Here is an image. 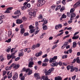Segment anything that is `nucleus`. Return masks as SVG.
<instances>
[{
    "label": "nucleus",
    "mask_w": 80,
    "mask_h": 80,
    "mask_svg": "<svg viewBox=\"0 0 80 80\" xmlns=\"http://www.w3.org/2000/svg\"><path fill=\"white\" fill-rule=\"evenodd\" d=\"M58 58L57 56H54L53 58L50 59L49 62L52 63L50 64L51 67H57L58 66V62H56V60Z\"/></svg>",
    "instance_id": "obj_1"
},
{
    "label": "nucleus",
    "mask_w": 80,
    "mask_h": 80,
    "mask_svg": "<svg viewBox=\"0 0 80 80\" xmlns=\"http://www.w3.org/2000/svg\"><path fill=\"white\" fill-rule=\"evenodd\" d=\"M67 69L68 70H69L70 69H71L70 72H73L74 70H75L76 72H77L78 70V68H73V64H71V65H68L67 67Z\"/></svg>",
    "instance_id": "obj_2"
},
{
    "label": "nucleus",
    "mask_w": 80,
    "mask_h": 80,
    "mask_svg": "<svg viewBox=\"0 0 80 80\" xmlns=\"http://www.w3.org/2000/svg\"><path fill=\"white\" fill-rule=\"evenodd\" d=\"M45 3V1L44 0H37V4L38 7H41Z\"/></svg>",
    "instance_id": "obj_3"
},
{
    "label": "nucleus",
    "mask_w": 80,
    "mask_h": 80,
    "mask_svg": "<svg viewBox=\"0 0 80 80\" xmlns=\"http://www.w3.org/2000/svg\"><path fill=\"white\" fill-rule=\"evenodd\" d=\"M17 51H16L15 52L11 53V55L10 54L8 55L7 58L8 60H10V58H12V59L15 58H16V56H14V55L15 54V53H17Z\"/></svg>",
    "instance_id": "obj_4"
},
{
    "label": "nucleus",
    "mask_w": 80,
    "mask_h": 80,
    "mask_svg": "<svg viewBox=\"0 0 80 80\" xmlns=\"http://www.w3.org/2000/svg\"><path fill=\"white\" fill-rule=\"evenodd\" d=\"M76 62L78 63H79V64H80V59H79V57H77L76 59L75 58L73 61H72V63H75V62Z\"/></svg>",
    "instance_id": "obj_5"
},
{
    "label": "nucleus",
    "mask_w": 80,
    "mask_h": 80,
    "mask_svg": "<svg viewBox=\"0 0 80 80\" xmlns=\"http://www.w3.org/2000/svg\"><path fill=\"white\" fill-rule=\"evenodd\" d=\"M76 16V14H75V13L74 12H72L71 15V18L70 19L71 20H73V19H74L73 18L75 17Z\"/></svg>",
    "instance_id": "obj_6"
},
{
    "label": "nucleus",
    "mask_w": 80,
    "mask_h": 80,
    "mask_svg": "<svg viewBox=\"0 0 80 80\" xmlns=\"http://www.w3.org/2000/svg\"><path fill=\"white\" fill-rule=\"evenodd\" d=\"M18 74L16 72L15 73L14 76L13 77L12 79L14 80H17V79L18 78Z\"/></svg>",
    "instance_id": "obj_7"
},
{
    "label": "nucleus",
    "mask_w": 80,
    "mask_h": 80,
    "mask_svg": "<svg viewBox=\"0 0 80 80\" xmlns=\"http://www.w3.org/2000/svg\"><path fill=\"white\" fill-rule=\"evenodd\" d=\"M34 65V63L33 62H29V64L28 65V67L29 68H32L33 67V65Z\"/></svg>",
    "instance_id": "obj_8"
},
{
    "label": "nucleus",
    "mask_w": 80,
    "mask_h": 80,
    "mask_svg": "<svg viewBox=\"0 0 80 80\" xmlns=\"http://www.w3.org/2000/svg\"><path fill=\"white\" fill-rule=\"evenodd\" d=\"M15 15H21V13L20 10H18L16 11L14 13Z\"/></svg>",
    "instance_id": "obj_9"
},
{
    "label": "nucleus",
    "mask_w": 80,
    "mask_h": 80,
    "mask_svg": "<svg viewBox=\"0 0 80 80\" xmlns=\"http://www.w3.org/2000/svg\"><path fill=\"white\" fill-rule=\"evenodd\" d=\"M34 77L36 78H37V79H39L40 78V74L38 73H36L34 74Z\"/></svg>",
    "instance_id": "obj_10"
},
{
    "label": "nucleus",
    "mask_w": 80,
    "mask_h": 80,
    "mask_svg": "<svg viewBox=\"0 0 80 80\" xmlns=\"http://www.w3.org/2000/svg\"><path fill=\"white\" fill-rule=\"evenodd\" d=\"M42 22H44L43 23V25L47 24L48 23L47 21L46 20V19L43 18L41 21Z\"/></svg>",
    "instance_id": "obj_11"
},
{
    "label": "nucleus",
    "mask_w": 80,
    "mask_h": 80,
    "mask_svg": "<svg viewBox=\"0 0 80 80\" xmlns=\"http://www.w3.org/2000/svg\"><path fill=\"white\" fill-rule=\"evenodd\" d=\"M42 55V52L40 51L38 53L36 54V56L37 57H39V56H40Z\"/></svg>",
    "instance_id": "obj_12"
},
{
    "label": "nucleus",
    "mask_w": 80,
    "mask_h": 80,
    "mask_svg": "<svg viewBox=\"0 0 80 80\" xmlns=\"http://www.w3.org/2000/svg\"><path fill=\"white\" fill-rule=\"evenodd\" d=\"M55 80H62V78L61 76H58L55 77L54 78Z\"/></svg>",
    "instance_id": "obj_13"
},
{
    "label": "nucleus",
    "mask_w": 80,
    "mask_h": 80,
    "mask_svg": "<svg viewBox=\"0 0 80 80\" xmlns=\"http://www.w3.org/2000/svg\"><path fill=\"white\" fill-rule=\"evenodd\" d=\"M22 22V20L20 19H18L16 21V23H18V24H21Z\"/></svg>",
    "instance_id": "obj_14"
},
{
    "label": "nucleus",
    "mask_w": 80,
    "mask_h": 80,
    "mask_svg": "<svg viewBox=\"0 0 80 80\" xmlns=\"http://www.w3.org/2000/svg\"><path fill=\"white\" fill-rule=\"evenodd\" d=\"M42 78L43 80H50L48 79V76H46V77L43 76L42 77Z\"/></svg>",
    "instance_id": "obj_15"
},
{
    "label": "nucleus",
    "mask_w": 80,
    "mask_h": 80,
    "mask_svg": "<svg viewBox=\"0 0 80 80\" xmlns=\"http://www.w3.org/2000/svg\"><path fill=\"white\" fill-rule=\"evenodd\" d=\"M30 15H31V16H35V14H36V12H30Z\"/></svg>",
    "instance_id": "obj_16"
},
{
    "label": "nucleus",
    "mask_w": 80,
    "mask_h": 80,
    "mask_svg": "<svg viewBox=\"0 0 80 80\" xmlns=\"http://www.w3.org/2000/svg\"><path fill=\"white\" fill-rule=\"evenodd\" d=\"M78 38H79V36L78 35L76 36H74L72 38V39H73V40H75V39H78Z\"/></svg>",
    "instance_id": "obj_17"
},
{
    "label": "nucleus",
    "mask_w": 80,
    "mask_h": 80,
    "mask_svg": "<svg viewBox=\"0 0 80 80\" xmlns=\"http://www.w3.org/2000/svg\"><path fill=\"white\" fill-rule=\"evenodd\" d=\"M16 64L15 63H13L12 64L11 66H10V68H12V67H13L14 68H15V67L16 66Z\"/></svg>",
    "instance_id": "obj_18"
},
{
    "label": "nucleus",
    "mask_w": 80,
    "mask_h": 80,
    "mask_svg": "<svg viewBox=\"0 0 80 80\" xmlns=\"http://www.w3.org/2000/svg\"><path fill=\"white\" fill-rule=\"evenodd\" d=\"M67 57H68V55H63L62 56V59H65L67 58Z\"/></svg>",
    "instance_id": "obj_19"
},
{
    "label": "nucleus",
    "mask_w": 80,
    "mask_h": 80,
    "mask_svg": "<svg viewBox=\"0 0 80 80\" xmlns=\"http://www.w3.org/2000/svg\"><path fill=\"white\" fill-rule=\"evenodd\" d=\"M24 54V53L23 52H19V57H21V56H23V55Z\"/></svg>",
    "instance_id": "obj_20"
},
{
    "label": "nucleus",
    "mask_w": 80,
    "mask_h": 80,
    "mask_svg": "<svg viewBox=\"0 0 80 80\" xmlns=\"http://www.w3.org/2000/svg\"><path fill=\"white\" fill-rule=\"evenodd\" d=\"M25 29L23 28L21 29V33L22 35H23V33H24V32H25Z\"/></svg>",
    "instance_id": "obj_21"
},
{
    "label": "nucleus",
    "mask_w": 80,
    "mask_h": 80,
    "mask_svg": "<svg viewBox=\"0 0 80 80\" xmlns=\"http://www.w3.org/2000/svg\"><path fill=\"white\" fill-rule=\"evenodd\" d=\"M51 73V72H50V70H48L47 71V72H46L45 75H49Z\"/></svg>",
    "instance_id": "obj_22"
},
{
    "label": "nucleus",
    "mask_w": 80,
    "mask_h": 80,
    "mask_svg": "<svg viewBox=\"0 0 80 80\" xmlns=\"http://www.w3.org/2000/svg\"><path fill=\"white\" fill-rule=\"evenodd\" d=\"M79 3L77 2L76 3H75V4L74 5V8H77V7H78L79 6V5H78Z\"/></svg>",
    "instance_id": "obj_23"
},
{
    "label": "nucleus",
    "mask_w": 80,
    "mask_h": 80,
    "mask_svg": "<svg viewBox=\"0 0 80 80\" xmlns=\"http://www.w3.org/2000/svg\"><path fill=\"white\" fill-rule=\"evenodd\" d=\"M76 47H77V43H76V42H74L73 43V47L75 48Z\"/></svg>",
    "instance_id": "obj_24"
},
{
    "label": "nucleus",
    "mask_w": 80,
    "mask_h": 80,
    "mask_svg": "<svg viewBox=\"0 0 80 80\" xmlns=\"http://www.w3.org/2000/svg\"><path fill=\"white\" fill-rule=\"evenodd\" d=\"M38 19H39V20H40V19H42L43 18V16L42 15V14H40L39 16V17H38Z\"/></svg>",
    "instance_id": "obj_25"
},
{
    "label": "nucleus",
    "mask_w": 80,
    "mask_h": 80,
    "mask_svg": "<svg viewBox=\"0 0 80 80\" xmlns=\"http://www.w3.org/2000/svg\"><path fill=\"white\" fill-rule=\"evenodd\" d=\"M48 28V27H47V25H45L44 26H43V29L44 30H47Z\"/></svg>",
    "instance_id": "obj_26"
},
{
    "label": "nucleus",
    "mask_w": 80,
    "mask_h": 80,
    "mask_svg": "<svg viewBox=\"0 0 80 80\" xmlns=\"http://www.w3.org/2000/svg\"><path fill=\"white\" fill-rule=\"evenodd\" d=\"M19 67H20V65L17 64V65H16V66L14 68L15 69H17V68H18Z\"/></svg>",
    "instance_id": "obj_27"
},
{
    "label": "nucleus",
    "mask_w": 80,
    "mask_h": 80,
    "mask_svg": "<svg viewBox=\"0 0 80 80\" xmlns=\"http://www.w3.org/2000/svg\"><path fill=\"white\" fill-rule=\"evenodd\" d=\"M12 72H11L10 74L8 75V78H12Z\"/></svg>",
    "instance_id": "obj_28"
},
{
    "label": "nucleus",
    "mask_w": 80,
    "mask_h": 80,
    "mask_svg": "<svg viewBox=\"0 0 80 80\" xmlns=\"http://www.w3.org/2000/svg\"><path fill=\"white\" fill-rule=\"evenodd\" d=\"M61 8V5H60L58 6L55 9L56 11H57V10H58V9H60Z\"/></svg>",
    "instance_id": "obj_29"
},
{
    "label": "nucleus",
    "mask_w": 80,
    "mask_h": 80,
    "mask_svg": "<svg viewBox=\"0 0 80 80\" xmlns=\"http://www.w3.org/2000/svg\"><path fill=\"white\" fill-rule=\"evenodd\" d=\"M45 34H46V33L45 32L42 33V35L40 36V38H43V36Z\"/></svg>",
    "instance_id": "obj_30"
},
{
    "label": "nucleus",
    "mask_w": 80,
    "mask_h": 80,
    "mask_svg": "<svg viewBox=\"0 0 80 80\" xmlns=\"http://www.w3.org/2000/svg\"><path fill=\"white\" fill-rule=\"evenodd\" d=\"M63 32H62L57 34L56 37H59V36H60V35H63Z\"/></svg>",
    "instance_id": "obj_31"
},
{
    "label": "nucleus",
    "mask_w": 80,
    "mask_h": 80,
    "mask_svg": "<svg viewBox=\"0 0 80 80\" xmlns=\"http://www.w3.org/2000/svg\"><path fill=\"white\" fill-rule=\"evenodd\" d=\"M4 13H10V11L8 10V9H7V10H6L5 12H4Z\"/></svg>",
    "instance_id": "obj_32"
},
{
    "label": "nucleus",
    "mask_w": 80,
    "mask_h": 80,
    "mask_svg": "<svg viewBox=\"0 0 80 80\" xmlns=\"http://www.w3.org/2000/svg\"><path fill=\"white\" fill-rule=\"evenodd\" d=\"M32 73V70H30L28 72V75H30Z\"/></svg>",
    "instance_id": "obj_33"
},
{
    "label": "nucleus",
    "mask_w": 80,
    "mask_h": 80,
    "mask_svg": "<svg viewBox=\"0 0 80 80\" xmlns=\"http://www.w3.org/2000/svg\"><path fill=\"white\" fill-rule=\"evenodd\" d=\"M48 61H49V60H48V59L46 58H45L44 60L43 61V62H48Z\"/></svg>",
    "instance_id": "obj_34"
},
{
    "label": "nucleus",
    "mask_w": 80,
    "mask_h": 80,
    "mask_svg": "<svg viewBox=\"0 0 80 80\" xmlns=\"http://www.w3.org/2000/svg\"><path fill=\"white\" fill-rule=\"evenodd\" d=\"M26 8L27 6H24L22 7L21 8L22 10H24Z\"/></svg>",
    "instance_id": "obj_35"
},
{
    "label": "nucleus",
    "mask_w": 80,
    "mask_h": 80,
    "mask_svg": "<svg viewBox=\"0 0 80 80\" xmlns=\"http://www.w3.org/2000/svg\"><path fill=\"white\" fill-rule=\"evenodd\" d=\"M10 49H11V47H9L6 50V52H10Z\"/></svg>",
    "instance_id": "obj_36"
},
{
    "label": "nucleus",
    "mask_w": 80,
    "mask_h": 80,
    "mask_svg": "<svg viewBox=\"0 0 80 80\" xmlns=\"http://www.w3.org/2000/svg\"><path fill=\"white\" fill-rule=\"evenodd\" d=\"M62 18H67V16L65 15V14H63L62 16Z\"/></svg>",
    "instance_id": "obj_37"
},
{
    "label": "nucleus",
    "mask_w": 80,
    "mask_h": 80,
    "mask_svg": "<svg viewBox=\"0 0 80 80\" xmlns=\"http://www.w3.org/2000/svg\"><path fill=\"white\" fill-rule=\"evenodd\" d=\"M5 42L7 43H10L11 42V39H8V40L5 41Z\"/></svg>",
    "instance_id": "obj_38"
},
{
    "label": "nucleus",
    "mask_w": 80,
    "mask_h": 80,
    "mask_svg": "<svg viewBox=\"0 0 80 80\" xmlns=\"http://www.w3.org/2000/svg\"><path fill=\"white\" fill-rule=\"evenodd\" d=\"M49 70V71L50 72H53V70H54V68H51Z\"/></svg>",
    "instance_id": "obj_39"
},
{
    "label": "nucleus",
    "mask_w": 80,
    "mask_h": 80,
    "mask_svg": "<svg viewBox=\"0 0 80 80\" xmlns=\"http://www.w3.org/2000/svg\"><path fill=\"white\" fill-rule=\"evenodd\" d=\"M7 73V72L5 71H3L2 72V75L3 76H4V75H5Z\"/></svg>",
    "instance_id": "obj_40"
},
{
    "label": "nucleus",
    "mask_w": 80,
    "mask_h": 80,
    "mask_svg": "<svg viewBox=\"0 0 80 80\" xmlns=\"http://www.w3.org/2000/svg\"><path fill=\"white\" fill-rule=\"evenodd\" d=\"M75 11V8H72L70 10V12L72 13V12H73Z\"/></svg>",
    "instance_id": "obj_41"
},
{
    "label": "nucleus",
    "mask_w": 80,
    "mask_h": 80,
    "mask_svg": "<svg viewBox=\"0 0 80 80\" xmlns=\"http://www.w3.org/2000/svg\"><path fill=\"white\" fill-rule=\"evenodd\" d=\"M29 29H32V28H34V27L32 25H31L30 26H29Z\"/></svg>",
    "instance_id": "obj_42"
},
{
    "label": "nucleus",
    "mask_w": 80,
    "mask_h": 80,
    "mask_svg": "<svg viewBox=\"0 0 80 80\" xmlns=\"http://www.w3.org/2000/svg\"><path fill=\"white\" fill-rule=\"evenodd\" d=\"M10 69H11V68H10V66L9 67H7L5 68V70H10Z\"/></svg>",
    "instance_id": "obj_43"
},
{
    "label": "nucleus",
    "mask_w": 80,
    "mask_h": 80,
    "mask_svg": "<svg viewBox=\"0 0 80 80\" xmlns=\"http://www.w3.org/2000/svg\"><path fill=\"white\" fill-rule=\"evenodd\" d=\"M12 17L13 18H17L19 17V16L18 15H17L16 16H12Z\"/></svg>",
    "instance_id": "obj_44"
},
{
    "label": "nucleus",
    "mask_w": 80,
    "mask_h": 80,
    "mask_svg": "<svg viewBox=\"0 0 80 80\" xmlns=\"http://www.w3.org/2000/svg\"><path fill=\"white\" fill-rule=\"evenodd\" d=\"M30 33H33L34 32V29H31L30 31Z\"/></svg>",
    "instance_id": "obj_45"
},
{
    "label": "nucleus",
    "mask_w": 80,
    "mask_h": 80,
    "mask_svg": "<svg viewBox=\"0 0 80 80\" xmlns=\"http://www.w3.org/2000/svg\"><path fill=\"white\" fill-rule=\"evenodd\" d=\"M4 18H5V16L3 15L0 16V19L2 20V19H4Z\"/></svg>",
    "instance_id": "obj_46"
},
{
    "label": "nucleus",
    "mask_w": 80,
    "mask_h": 80,
    "mask_svg": "<svg viewBox=\"0 0 80 80\" xmlns=\"http://www.w3.org/2000/svg\"><path fill=\"white\" fill-rule=\"evenodd\" d=\"M62 62H59L58 63V65H59L60 66H62Z\"/></svg>",
    "instance_id": "obj_47"
},
{
    "label": "nucleus",
    "mask_w": 80,
    "mask_h": 80,
    "mask_svg": "<svg viewBox=\"0 0 80 80\" xmlns=\"http://www.w3.org/2000/svg\"><path fill=\"white\" fill-rule=\"evenodd\" d=\"M11 35H12V32L11 31L8 32V36L9 37L11 36Z\"/></svg>",
    "instance_id": "obj_48"
},
{
    "label": "nucleus",
    "mask_w": 80,
    "mask_h": 80,
    "mask_svg": "<svg viewBox=\"0 0 80 80\" xmlns=\"http://www.w3.org/2000/svg\"><path fill=\"white\" fill-rule=\"evenodd\" d=\"M20 58L19 57L17 58H15V61L17 62V61H18V60H19V59Z\"/></svg>",
    "instance_id": "obj_49"
},
{
    "label": "nucleus",
    "mask_w": 80,
    "mask_h": 80,
    "mask_svg": "<svg viewBox=\"0 0 80 80\" xmlns=\"http://www.w3.org/2000/svg\"><path fill=\"white\" fill-rule=\"evenodd\" d=\"M58 27L59 28H62V25L60 24H58Z\"/></svg>",
    "instance_id": "obj_50"
},
{
    "label": "nucleus",
    "mask_w": 80,
    "mask_h": 80,
    "mask_svg": "<svg viewBox=\"0 0 80 80\" xmlns=\"http://www.w3.org/2000/svg\"><path fill=\"white\" fill-rule=\"evenodd\" d=\"M76 76L75 75L73 77H72V78L73 80H75V78H76Z\"/></svg>",
    "instance_id": "obj_51"
},
{
    "label": "nucleus",
    "mask_w": 80,
    "mask_h": 80,
    "mask_svg": "<svg viewBox=\"0 0 80 80\" xmlns=\"http://www.w3.org/2000/svg\"><path fill=\"white\" fill-rule=\"evenodd\" d=\"M22 19L24 21H26L27 20V19L25 16L22 17Z\"/></svg>",
    "instance_id": "obj_52"
},
{
    "label": "nucleus",
    "mask_w": 80,
    "mask_h": 80,
    "mask_svg": "<svg viewBox=\"0 0 80 80\" xmlns=\"http://www.w3.org/2000/svg\"><path fill=\"white\" fill-rule=\"evenodd\" d=\"M30 70V69L29 68L26 69V73H27V72H29V71Z\"/></svg>",
    "instance_id": "obj_53"
},
{
    "label": "nucleus",
    "mask_w": 80,
    "mask_h": 80,
    "mask_svg": "<svg viewBox=\"0 0 80 80\" xmlns=\"http://www.w3.org/2000/svg\"><path fill=\"white\" fill-rule=\"evenodd\" d=\"M40 44L38 43L36 45V47H40Z\"/></svg>",
    "instance_id": "obj_54"
},
{
    "label": "nucleus",
    "mask_w": 80,
    "mask_h": 80,
    "mask_svg": "<svg viewBox=\"0 0 80 80\" xmlns=\"http://www.w3.org/2000/svg\"><path fill=\"white\" fill-rule=\"evenodd\" d=\"M47 63H42V66L43 67H45L46 66H47Z\"/></svg>",
    "instance_id": "obj_55"
},
{
    "label": "nucleus",
    "mask_w": 80,
    "mask_h": 80,
    "mask_svg": "<svg viewBox=\"0 0 80 80\" xmlns=\"http://www.w3.org/2000/svg\"><path fill=\"white\" fill-rule=\"evenodd\" d=\"M20 79L21 80H25V77L24 76H22L20 78Z\"/></svg>",
    "instance_id": "obj_56"
},
{
    "label": "nucleus",
    "mask_w": 80,
    "mask_h": 80,
    "mask_svg": "<svg viewBox=\"0 0 80 80\" xmlns=\"http://www.w3.org/2000/svg\"><path fill=\"white\" fill-rule=\"evenodd\" d=\"M28 32H25L24 34V36H28Z\"/></svg>",
    "instance_id": "obj_57"
},
{
    "label": "nucleus",
    "mask_w": 80,
    "mask_h": 80,
    "mask_svg": "<svg viewBox=\"0 0 80 80\" xmlns=\"http://www.w3.org/2000/svg\"><path fill=\"white\" fill-rule=\"evenodd\" d=\"M48 56V55H47V54H45L42 56V58H45L47 57Z\"/></svg>",
    "instance_id": "obj_58"
},
{
    "label": "nucleus",
    "mask_w": 80,
    "mask_h": 80,
    "mask_svg": "<svg viewBox=\"0 0 80 80\" xmlns=\"http://www.w3.org/2000/svg\"><path fill=\"white\" fill-rule=\"evenodd\" d=\"M65 8H64V7H62L61 8V12H62L63 10H64Z\"/></svg>",
    "instance_id": "obj_59"
},
{
    "label": "nucleus",
    "mask_w": 80,
    "mask_h": 80,
    "mask_svg": "<svg viewBox=\"0 0 80 80\" xmlns=\"http://www.w3.org/2000/svg\"><path fill=\"white\" fill-rule=\"evenodd\" d=\"M57 47V44H56L54 46H53L52 48V49H54V48H56Z\"/></svg>",
    "instance_id": "obj_60"
},
{
    "label": "nucleus",
    "mask_w": 80,
    "mask_h": 80,
    "mask_svg": "<svg viewBox=\"0 0 80 80\" xmlns=\"http://www.w3.org/2000/svg\"><path fill=\"white\" fill-rule=\"evenodd\" d=\"M68 51L69 50H68L67 51H65L64 52V53H65V54H68V53H68Z\"/></svg>",
    "instance_id": "obj_61"
},
{
    "label": "nucleus",
    "mask_w": 80,
    "mask_h": 80,
    "mask_svg": "<svg viewBox=\"0 0 80 80\" xmlns=\"http://www.w3.org/2000/svg\"><path fill=\"white\" fill-rule=\"evenodd\" d=\"M67 16L68 17H70V13L67 12Z\"/></svg>",
    "instance_id": "obj_62"
},
{
    "label": "nucleus",
    "mask_w": 80,
    "mask_h": 80,
    "mask_svg": "<svg viewBox=\"0 0 80 80\" xmlns=\"http://www.w3.org/2000/svg\"><path fill=\"white\" fill-rule=\"evenodd\" d=\"M8 9L9 11H10V10H12V9H13V8L9 7V8H8Z\"/></svg>",
    "instance_id": "obj_63"
},
{
    "label": "nucleus",
    "mask_w": 80,
    "mask_h": 80,
    "mask_svg": "<svg viewBox=\"0 0 80 80\" xmlns=\"http://www.w3.org/2000/svg\"><path fill=\"white\" fill-rule=\"evenodd\" d=\"M77 56H80V52H78L77 53Z\"/></svg>",
    "instance_id": "obj_64"
}]
</instances>
